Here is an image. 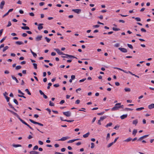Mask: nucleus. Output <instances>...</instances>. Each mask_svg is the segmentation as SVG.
I'll return each instance as SVG.
<instances>
[{"label":"nucleus","instance_id":"nucleus-26","mask_svg":"<svg viewBox=\"0 0 154 154\" xmlns=\"http://www.w3.org/2000/svg\"><path fill=\"white\" fill-rule=\"evenodd\" d=\"M65 55L66 56H68L69 57L77 59V58L76 57H75L73 56H72V55H69V54H66Z\"/></svg>","mask_w":154,"mask_h":154},{"label":"nucleus","instance_id":"nucleus-61","mask_svg":"<svg viewBox=\"0 0 154 154\" xmlns=\"http://www.w3.org/2000/svg\"><path fill=\"white\" fill-rule=\"evenodd\" d=\"M40 6H42L45 4V3L44 2H40L39 4Z\"/></svg>","mask_w":154,"mask_h":154},{"label":"nucleus","instance_id":"nucleus-9","mask_svg":"<svg viewBox=\"0 0 154 154\" xmlns=\"http://www.w3.org/2000/svg\"><path fill=\"white\" fill-rule=\"evenodd\" d=\"M149 136V135H144L142 137H140L137 140L138 141H140L142 140L143 139L148 137Z\"/></svg>","mask_w":154,"mask_h":154},{"label":"nucleus","instance_id":"nucleus-18","mask_svg":"<svg viewBox=\"0 0 154 154\" xmlns=\"http://www.w3.org/2000/svg\"><path fill=\"white\" fill-rule=\"evenodd\" d=\"M128 116L127 114L123 115L120 116V118L122 119H124L125 118L127 117Z\"/></svg>","mask_w":154,"mask_h":154},{"label":"nucleus","instance_id":"nucleus-10","mask_svg":"<svg viewBox=\"0 0 154 154\" xmlns=\"http://www.w3.org/2000/svg\"><path fill=\"white\" fill-rule=\"evenodd\" d=\"M69 138V137H63L61 138L60 139L58 140L59 141H64Z\"/></svg>","mask_w":154,"mask_h":154},{"label":"nucleus","instance_id":"nucleus-44","mask_svg":"<svg viewBox=\"0 0 154 154\" xmlns=\"http://www.w3.org/2000/svg\"><path fill=\"white\" fill-rule=\"evenodd\" d=\"M6 36H5L4 37L1 41H0V43H2L6 39Z\"/></svg>","mask_w":154,"mask_h":154},{"label":"nucleus","instance_id":"nucleus-15","mask_svg":"<svg viewBox=\"0 0 154 154\" xmlns=\"http://www.w3.org/2000/svg\"><path fill=\"white\" fill-rule=\"evenodd\" d=\"M8 104L11 108L13 109L15 111L17 112V110L10 103H8Z\"/></svg>","mask_w":154,"mask_h":154},{"label":"nucleus","instance_id":"nucleus-46","mask_svg":"<svg viewBox=\"0 0 154 154\" xmlns=\"http://www.w3.org/2000/svg\"><path fill=\"white\" fill-rule=\"evenodd\" d=\"M91 149L93 148L94 147V144L93 143H91Z\"/></svg>","mask_w":154,"mask_h":154},{"label":"nucleus","instance_id":"nucleus-11","mask_svg":"<svg viewBox=\"0 0 154 154\" xmlns=\"http://www.w3.org/2000/svg\"><path fill=\"white\" fill-rule=\"evenodd\" d=\"M43 25V23H40L38 25V29L39 30H40L43 28V26L42 25Z\"/></svg>","mask_w":154,"mask_h":154},{"label":"nucleus","instance_id":"nucleus-3","mask_svg":"<svg viewBox=\"0 0 154 154\" xmlns=\"http://www.w3.org/2000/svg\"><path fill=\"white\" fill-rule=\"evenodd\" d=\"M7 110L9 112H10L13 114L14 115L16 116L19 119V120L20 121L22 119H21L19 117V116L16 112H14L11 111L9 109H7Z\"/></svg>","mask_w":154,"mask_h":154},{"label":"nucleus","instance_id":"nucleus-42","mask_svg":"<svg viewBox=\"0 0 154 154\" xmlns=\"http://www.w3.org/2000/svg\"><path fill=\"white\" fill-rule=\"evenodd\" d=\"M54 50L58 54H59L60 52V50L57 48H55Z\"/></svg>","mask_w":154,"mask_h":154},{"label":"nucleus","instance_id":"nucleus-14","mask_svg":"<svg viewBox=\"0 0 154 154\" xmlns=\"http://www.w3.org/2000/svg\"><path fill=\"white\" fill-rule=\"evenodd\" d=\"M30 154H38L39 152L37 151H32L29 152Z\"/></svg>","mask_w":154,"mask_h":154},{"label":"nucleus","instance_id":"nucleus-39","mask_svg":"<svg viewBox=\"0 0 154 154\" xmlns=\"http://www.w3.org/2000/svg\"><path fill=\"white\" fill-rule=\"evenodd\" d=\"M14 102L17 105H18V103L17 101V100L16 99H14Z\"/></svg>","mask_w":154,"mask_h":154},{"label":"nucleus","instance_id":"nucleus-23","mask_svg":"<svg viewBox=\"0 0 154 154\" xmlns=\"http://www.w3.org/2000/svg\"><path fill=\"white\" fill-rule=\"evenodd\" d=\"M138 123V120L137 119H136L135 120H134L133 121L132 123L133 125H137V123Z\"/></svg>","mask_w":154,"mask_h":154},{"label":"nucleus","instance_id":"nucleus-32","mask_svg":"<svg viewBox=\"0 0 154 154\" xmlns=\"http://www.w3.org/2000/svg\"><path fill=\"white\" fill-rule=\"evenodd\" d=\"M45 38L48 43H49L51 40V39H50L46 37H45Z\"/></svg>","mask_w":154,"mask_h":154},{"label":"nucleus","instance_id":"nucleus-63","mask_svg":"<svg viewBox=\"0 0 154 154\" xmlns=\"http://www.w3.org/2000/svg\"><path fill=\"white\" fill-rule=\"evenodd\" d=\"M119 126L116 125L115 126L114 128L115 129H118L119 128Z\"/></svg>","mask_w":154,"mask_h":154},{"label":"nucleus","instance_id":"nucleus-19","mask_svg":"<svg viewBox=\"0 0 154 154\" xmlns=\"http://www.w3.org/2000/svg\"><path fill=\"white\" fill-rule=\"evenodd\" d=\"M90 133L89 132H88L86 134L83 135V136L84 138H86L88 137L90 135Z\"/></svg>","mask_w":154,"mask_h":154},{"label":"nucleus","instance_id":"nucleus-60","mask_svg":"<svg viewBox=\"0 0 154 154\" xmlns=\"http://www.w3.org/2000/svg\"><path fill=\"white\" fill-rule=\"evenodd\" d=\"M59 85L58 84H55L54 85V86L55 87H58L59 86Z\"/></svg>","mask_w":154,"mask_h":154},{"label":"nucleus","instance_id":"nucleus-8","mask_svg":"<svg viewBox=\"0 0 154 154\" xmlns=\"http://www.w3.org/2000/svg\"><path fill=\"white\" fill-rule=\"evenodd\" d=\"M119 49L123 53H126L127 52V50L124 48H119Z\"/></svg>","mask_w":154,"mask_h":154},{"label":"nucleus","instance_id":"nucleus-1","mask_svg":"<svg viewBox=\"0 0 154 154\" xmlns=\"http://www.w3.org/2000/svg\"><path fill=\"white\" fill-rule=\"evenodd\" d=\"M121 104V103H118L116 104L115 105V106L113 107L112 108L111 110L112 111H114L118 110L119 108V105H120Z\"/></svg>","mask_w":154,"mask_h":154},{"label":"nucleus","instance_id":"nucleus-49","mask_svg":"<svg viewBox=\"0 0 154 154\" xmlns=\"http://www.w3.org/2000/svg\"><path fill=\"white\" fill-rule=\"evenodd\" d=\"M11 25V21H9L8 22V24L7 26V27H9Z\"/></svg>","mask_w":154,"mask_h":154},{"label":"nucleus","instance_id":"nucleus-54","mask_svg":"<svg viewBox=\"0 0 154 154\" xmlns=\"http://www.w3.org/2000/svg\"><path fill=\"white\" fill-rule=\"evenodd\" d=\"M86 78H84L79 80V82H82L86 80Z\"/></svg>","mask_w":154,"mask_h":154},{"label":"nucleus","instance_id":"nucleus-33","mask_svg":"<svg viewBox=\"0 0 154 154\" xmlns=\"http://www.w3.org/2000/svg\"><path fill=\"white\" fill-rule=\"evenodd\" d=\"M25 91L27 92V94L29 95H31V93L29 91V90L28 89H25Z\"/></svg>","mask_w":154,"mask_h":154},{"label":"nucleus","instance_id":"nucleus-51","mask_svg":"<svg viewBox=\"0 0 154 154\" xmlns=\"http://www.w3.org/2000/svg\"><path fill=\"white\" fill-rule=\"evenodd\" d=\"M80 102V100H77L75 102V103L76 104H79V103Z\"/></svg>","mask_w":154,"mask_h":154},{"label":"nucleus","instance_id":"nucleus-24","mask_svg":"<svg viewBox=\"0 0 154 154\" xmlns=\"http://www.w3.org/2000/svg\"><path fill=\"white\" fill-rule=\"evenodd\" d=\"M15 43L18 45H21L23 44V43L22 42L17 41L15 42Z\"/></svg>","mask_w":154,"mask_h":154},{"label":"nucleus","instance_id":"nucleus-31","mask_svg":"<svg viewBox=\"0 0 154 154\" xmlns=\"http://www.w3.org/2000/svg\"><path fill=\"white\" fill-rule=\"evenodd\" d=\"M106 118V116H103L100 117V120L101 121H103L104 119Z\"/></svg>","mask_w":154,"mask_h":154},{"label":"nucleus","instance_id":"nucleus-13","mask_svg":"<svg viewBox=\"0 0 154 154\" xmlns=\"http://www.w3.org/2000/svg\"><path fill=\"white\" fill-rule=\"evenodd\" d=\"M5 94H8L6 92H5V93H4L3 94L4 96L5 97V98L6 99L7 101L8 102L9 101V100L10 98V97H8L6 95H5Z\"/></svg>","mask_w":154,"mask_h":154},{"label":"nucleus","instance_id":"nucleus-56","mask_svg":"<svg viewBox=\"0 0 154 154\" xmlns=\"http://www.w3.org/2000/svg\"><path fill=\"white\" fill-rule=\"evenodd\" d=\"M65 102V101L64 100H61L60 102V104H62L64 103Z\"/></svg>","mask_w":154,"mask_h":154},{"label":"nucleus","instance_id":"nucleus-36","mask_svg":"<svg viewBox=\"0 0 154 154\" xmlns=\"http://www.w3.org/2000/svg\"><path fill=\"white\" fill-rule=\"evenodd\" d=\"M112 29L114 31H119V30H120V29H119V28H115L114 27H113L112 28Z\"/></svg>","mask_w":154,"mask_h":154},{"label":"nucleus","instance_id":"nucleus-62","mask_svg":"<svg viewBox=\"0 0 154 154\" xmlns=\"http://www.w3.org/2000/svg\"><path fill=\"white\" fill-rule=\"evenodd\" d=\"M29 14L30 16H32V17H33L34 16V14L32 12L30 13H29Z\"/></svg>","mask_w":154,"mask_h":154},{"label":"nucleus","instance_id":"nucleus-5","mask_svg":"<svg viewBox=\"0 0 154 154\" xmlns=\"http://www.w3.org/2000/svg\"><path fill=\"white\" fill-rule=\"evenodd\" d=\"M24 125H26L30 129L32 130H33V128L31 127L29 124H27L24 121H23L22 119L20 121Z\"/></svg>","mask_w":154,"mask_h":154},{"label":"nucleus","instance_id":"nucleus-55","mask_svg":"<svg viewBox=\"0 0 154 154\" xmlns=\"http://www.w3.org/2000/svg\"><path fill=\"white\" fill-rule=\"evenodd\" d=\"M74 142V139L69 140V141H68V143H72L73 142Z\"/></svg>","mask_w":154,"mask_h":154},{"label":"nucleus","instance_id":"nucleus-40","mask_svg":"<svg viewBox=\"0 0 154 154\" xmlns=\"http://www.w3.org/2000/svg\"><path fill=\"white\" fill-rule=\"evenodd\" d=\"M33 66H34V68L35 69H37V64L35 63H33Z\"/></svg>","mask_w":154,"mask_h":154},{"label":"nucleus","instance_id":"nucleus-30","mask_svg":"<svg viewBox=\"0 0 154 154\" xmlns=\"http://www.w3.org/2000/svg\"><path fill=\"white\" fill-rule=\"evenodd\" d=\"M125 90L126 92H130L131 91V89L129 88H125Z\"/></svg>","mask_w":154,"mask_h":154},{"label":"nucleus","instance_id":"nucleus-16","mask_svg":"<svg viewBox=\"0 0 154 154\" xmlns=\"http://www.w3.org/2000/svg\"><path fill=\"white\" fill-rule=\"evenodd\" d=\"M148 108L149 109H151L154 108V104L152 103L148 106Z\"/></svg>","mask_w":154,"mask_h":154},{"label":"nucleus","instance_id":"nucleus-45","mask_svg":"<svg viewBox=\"0 0 154 154\" xmlns=\"http://www.w3.org/2000/svg\"><path fill=\"white\" fill-rule=\"evenodd\" d=\"M135 19L137 21H141V19L139 17H136L135 18Z\"/></svg>","mask_w":154,"mask_h":154},{"label":"nucleus","instance_id":"nucleus-47","mask_svg":"<svg viewBox=\"0 0 154 154\" xmlns=\"http://www.w3.org/2000/svg\"><path fill=\"white\" fill-rule=\"evenodd\" d=\"M110 137V134L109 133H108L106 137V139L108 140Z\"/></svg>","mask_w":154,"mask_h":154},{"label":"nucleus","instance_id":"nucleus-28","mask_svg":"<svg viewBox=\"0 0 154 154\" xmlns=\"http://www.w3.org/2000/svg\"><path fill=\"white\" fill-rule=\"evenodd\" d=\"M144 109V108L143 107H141L140 108H137L136 109V110L137 111H139Z\"/></svg>","mask_w":154,"mask_h":154},{"label":"nucleus","instance_id":"nucleus-34","mask_svg":"<svg viewBox=\"0 0 154 154\" xmlns=\"http://www.w3.org/2000/svg\"><path fill=\"white\" fill-rule=\"evenodd\" d=\"M114 143L113 142H112L110 143L107 145V147L109 148V147H110Z\"/></svg>","mask_w":154,"mask_h":154},{"label":"nucleus","instance_id":"nucleus-41","mask_svg":"<svg viewBox=\"0 0 154 154\" xmlns=\"http://www.w3.org/2000/svg\"><path fill=\"white\" fill-rule=\"evenodd\" d=\"M127 45L128 47L130 48H131V49H132L133 48V47L131 45L128 44H127Z\"/></svg>","mask_w":154,"mask_h":154},{"label":"nucleus","instance_id":"nucleus-58","mask_svg":"<svg viewBox=\"0 0 154 154\" xmlns=\"http://www.w3.org/2000/svg\"><path fill=\"white\" fill-rule=\"evenodd\" d=\"M75 78V75H72L71 76V79L72 80H74Z\"/></svg>","mask_w":154,"mask_h":154},{"label":"nucleus","instance_id":"nucleus-17","mask_svg":"<svg viewBox=\"0 0 154 154\" xmlns=\"http://www.w3.org/2000/svg\"><path fill=\"white\" fill-rule=\"evenodd\" d=\"M11 77H12V79L13 80H14L17 83H19V81H18V80L16 78V77H15V76H14V75H11Z\"/></svg>","mask_w":154,"mask_h":154},{"label":"nucleus","instance_id":"nucleus-25","mask_svg":"<svg viewBox=\"0 0 154 154\" xmlns=\"http://www.w3.org/2000/svg\"><path fill=\"white\" fill-rule=\"evenodd\" d=\"M12 146L14 147H21L22 146L20 144H13L12 145Z\"/></svg>","mask_w":154,"mask_h":154},{"label":"nucleus","instance_id":"nucleus-21","mask_svg":"<svg viewBox=\"0 0 154 154\" xmlns=\"http://www.w3.org/2000/svg\"><path fill=\"white\" fill-rule=\"evenodd\" d=\"M132 140V139L131 138L129 137L126 140H124V141L128 142H129L131 140Z\"/></svg>","mask_w":154,"mask_h":154},{"label":"nucleus","instance_id":"nucleus-12","mask_svg":"<svg viewBox=\"0 0 154 154\" xmlns=\"http://www.w3.org/2000/svg\"><path fill=\"white\" fill-rule=\"evenodd\" d=\"M5 4V2L4 1H2L0 5V8L1 9H2L3 8V6Z\"/></svg>","mask_w":154,"mask_h":154},{"label":"nucleus","instance_id":"nucleus-4","mask_svg":"<svg viewBox=\"0 0 154 154\" xmlns=\"http://www.w3.org/2000/svg\"><path fill=\"white\" fill-rule=\"evenodd\" d=\"M63 114L67 117H69L71 116V112L69 111L66 112H63Z\"/></svg>","mask_w":154,"mask_h":154},{"label":"nucleus","instance_id":"nucleus-38","mask_svg":"<svg viewBox=\"0 0 154 154\" xmlns=\"http://www.w3.org/2000/svg\"><path fill=\"white\" fill-rule=\"evenodd\" d=\"M21 68V66L19 65V66H17L16 67L15 69L16 70H18V69H20Z\"/></svg>","mask_w":154,"mask_h":154},{"label":"nucleus","instance_id":"nucleus-59","mask_svg":"<svg viewBox=\"0 0 154 154\" xmlns=\"http://www.w3.org/2000/svg\"><path fill=\"white\" fill-rule=\"evenodd\" d=\"M27 34L26 33H23L22 34V36H23V37H25L26 36H27Z\"/></svg>","mask_w":154,"mask_h":154},{"label":"nucleus","instance_id":"nucleus-35","mask_svg":"<svg viewBox=\"0 0 154 154\" xmlns=\"http://www.w3.org/2000/svg\"><path fill=\"white\" fill-rule=\"evenodd\" d=\"M112 123L111 122H110V123H108L106 125V127H108L110 126H112Z\"/></svg>","mask_w":154,"mask_h":154},{"label":"nucleus","instance_id":"nucleus-22","mask_svg":"<svg viewBox=\"0 0 154 154\" xmlns=\"http://www.w3.org/2000/svg\"><path fill=\"white\" fill-rule=\"evenodd\" d=\"M137 132V130L136 129H134L133 131L132 134L134 136H135Z\"/></svg>","mask_w":154,"mask_h":154},{"label":"nucleus","instance_id":"nucleus-6","mask_svg":"<svg viewBox=\"0 0 154 154\" xmlns=\"http://www.w3.org/2000/svg\"><path fill=\"white\" fill-rule=\"evenodd\" d=\"M72 11L76 13L79 14L80 13L81 10V9H72Z\"/></svg>","mask_w":154,"mask_h":154},{"label":"nucleus","instance_id":"nucleus-53","mask_svg":"<svg viewBox=\"0 0 154 154\" xmlns=\"http://www.w3.org/2000/svg\"><path fill=\"white\" fill-rule=\"evenodd\" d=\"M141 31L142 32H146V29L143 28H142L141 29Z\"/></svg>","mask_w":154,"mask_h":154},{"label":"nucleus","instance_id":"nucleus-37","mask_svg":"<svg viewBox=\"0 0 154 154\" xmlns=\"http://www.w3.org/2000/svg\"><path fill=\"white\" fill-rule=\"evenodd\" d=\"M49 105L51 106H54V103L52 102L51 101H50L49 102Z\"/></svg>","mask_w":154,"mask_h":154},{"label":"nucleus","instance_id":"nucleus-43","mask_svg":"<svg viewBox=\"0 0 154 154\" xmlns=\"http://www.w3.org/2000/svg\"><path fill=\"white\" fill-rule=\"evenodd\" d=\"M38 148V146L37 145H36L35 146H34L33 148V150H37Z\"/></svg>","mask_w":154,"mask_h":154},{"label":"nucleus","instance_id":"nucleus-27","mask_svg":"<svg viewBox=\"0 0 154 154\" xmlns=\"http://www.w3.org/2000/svg\"><path fill=\"white\" fill-rule=\"evenodd\" d=\"M133 110V109L131 108H125L124 109L123 111H132Z\"/></svg>","mask_w":154,"mask_h":154},{"label":"nucleus","instance_id":"nucleus-52","mask_svg":"<svg viewBox=\"0 0 154 154\" xmlns=\"http://www.w3.org/2000/svg\"><path fill=\"white\" fill-rule=\"evenodd\" d=\"M38 143L40 145H42L43 144V142L40 140L38 141Z\"/></svg>","mask_w":154,"mask_h":154},{"label":"nucleus","instance_id":"nucleus-29","mask_svg":"<svg viewBox=\"0 0 154 154\" xmlns=\"http://www.w3.org/2000/svg\"><path fill=\"white\" fill-rule=\"evenodd\" d=\"M9 47L8 46H6L5 47H4L3 50V52L7 50L8 48Z\"/></svg>","mask_w":154,"mask_h":154},{"label":"nucleus","instance_id":"nucleus-7","mask_svg":"<svg viewBox=\"0 0 154 154\" xmlns=\"http://www.w3.org/2000/svg\"><path fill=\"white\" fill-rule=\"evenodd\" d=\"M42 35L38 36L35 38V40L37 42L39 41L42 40Z\"/></svg>","mask_w":154,"mask_h":154},{"label":"nucleus","instance_id":"nucleus-50","mask_svg":"<svg viewBox=\"0 0 154 154\" xmlns=\"http://www.w3.org/2000/svg\"><path fill=\"white\" fill-rule=\"evenodd\" d=\"M114 68L115 69H119V70L121 71H124V70L121 69V68H118V67H114Z\"/></svg>","mask_w":154,"mask_h":154},{"label":"nucleus","instance_id":"nucleus-64","mask_svg":"<svg viewBox=\"0 0 154 154\" xmlns=\"http://www.w3.org/2000/svg\"><path fill=\"white\" fill-rule=\"evenodd\" d=\"M119 46V43H116L115 45V46L116 47H118Z\"/></svg>","mask_w":154,"mask_h":154},{"label":"nucleus","instance_id":"nucleus-57","mask_svg":"<svg viewBox=\"0 0 154 154\" xmlns=\"http://www.w3.org/2000/svg\"><path fill=\"white\" fill-rule=\"evenodd\" d=\"M32 54L33 55V57H36L37 56V54L35 53H34V52L33 53H32Z\"/></svg>","mask_w":154,"mask_h":154},{"label":"nucleus","instance_id":"nucleus-2","mask_svg":"<svg viewBox=\"0 0 154 154\" xmlns=\"http://www.w3.org/2000/svg\"><path fill=\"white\" fill-rule=\"evenodd\" d=\"M29 121L32 123L35 124H37L40 126H43V125L42 123L35 122L33 120H32L31 119H29Z\"/></svg>","mask_w":154,"mask_h":154},{"label":"nucleus","instance_id":"nucleus-48","mask_svg":"<svg viewBox=\"0 0 154 154\" xmlns=\"http://www.w3.org/2000/svg\"><path fill=\"white\" fill-rule=\"evenodd\" d=\"M104 113V112H102L100 113H98L97 114L98 115H102Z\"/></svg>","mask_w":154,"mask_h":154},{"label":"nucleus","instance_id":"nucleus-20","mask_svg":"<svg viewBox=\"0 0 154 154\" xmlns=\"http://www.w3.org/2000/svg\"><path fill=\"white\" fill-rule=\"evenodd\" d=\"M21 28L24 30H29V28L28 26H22L21 27Z\"/></svg>","mask_w":154,"mask_h":154}]
</instances>
